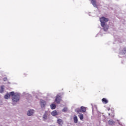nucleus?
<instances>
[{"label":"nucleus","mask_w":126,"mask_h":126,"mask_svg":"<svg viewBox=\"0 0 126 126\" xmlns=\"http://www.w3.org/2000/svg\"><path fill=\"white\" fill-rule=\"evenodd\" d=\"M109 21V19L108 18H106L104 17H102L100 18V22H101V26L103 27L104 31H107L108 29L109 28V26L106 25V22H108Z\"/></svg>","instance_id":"obj_1"},{"label":"nucleus","mask_w":126,"mask_h":126,"mask_svg":"<svg viewBox=\"0 0 126 126\" xmlns=\"http://www.w3.org/2000/svg\"><path fill=\"white\" fill-rule=\"evenodd\" d=\"M13 104H15L20 100V94L18 93L14 94L12 97Z\"/></svg>","instance_id":"obj_2"},{"label":"nucleus","mask_w":126,"mask_h":126,"mask_svg":"<svg viewBox=\"0 0 126 126\" xmlns=\"http://www.w3.org/2000/svg\"><path fill=\"white\" fill-rule=\"evenodd\" d=\"M61 100H62V96L59 95H57L55 99V102H56L57 104H60V102H61Z\"/></svg>","instance_id":"obj_3"},{"label":"nucleus","mask_w":126,"mask_h":126,"mask_svg":"<svg viewBox=\"0 0 126 126\" xmlns=\"http://www.w3.org/2000/svg\"><path fill=\"white\" fill-rule=\"evenodd\" d=\"M46 101L43 100H40V105L42 109H44L46 106Z\"/></svg>","instance_id":"obj_4"},{"label":"nucleus","mask_w":126,"mask_h":126,"mask_svg":"<svg viewBox=\"0 0 126 126\" xmlns=\"http://www.w3.org/2000/svg\"><path fill=\"white\" fill-rule=\"evenodd\" d=\"M48 111H45L42 117L43 121H47V119H48Z\"/></svg>","instance_id":"obj_5"},{"label":"nucleus","mask_w":126,"mask_h":126,"mask_svg":"<svg viewBox=\"0 0 126 126\" xmlns=\"http://www.w3.org/2000/svg\"><path fill=\"white\" fill-rule=\"evenodd\" d=\"M34 112L35 111L34 110H29L27 112V115L30 117L31 116H32V115H33Z\"/></svg>","instance_id":"obj_6"},{"label":"nucleus","mask_w":126,"mask_h":126,"mask_svg":"<svg viewBox=\"0 0 126 126\" xmlns=\"http://www.w3.org/2000/svg\"><path fill=\"white\" fill-rule=\"evenodd\" d=\"M73 120H74V123H75V124H77V123H78V119L76 115L74 116Z\"/></svg>","instance_id":"obj_7"},{"label":"nucleus","mask_w":126,"mask_h":126,"mask_svg":"<svg viewBox=\"0 0 126 126\" xmlns=\"http://www.w3.org/2000/svg\"><path fill=\"white\" fill-rule=\"evenodd\" d=\"M91 0V3H92L94 7H97V5L96 4V1L95 0Z\"/></svg>","instance_id":"obj_8"},{"label":"nucleus","mask_w":126,"mask_h":126,"mask_svg":"<svg viewBox=\"0 0 126 126\" xmlns=\"http://www.w3.org/2000/svg\"><path fill=\"white\" fill-rule=\"evenodd\" d=\"M57 124L60 125V126H62L63 124V120L61 119H58L57 120Z\"/></svg>","instance_id":"obj_9"},{"label":"nucleus","mask_w":126,"mask_h":126,"mask_svg":"<svg viewBox=\"0 0 126 126\" xmlns=\"http://www.w3.org/2000/svg\"><path fill=\"white\" fill-rule=\"evenodd\" d=\"M108 123L109 125H110L111 126L115 125V122L112 120L108 121Z\"/></svg>","instance_id":"obj_10"},{"label":"nucleus","mask_w":126,"mask_h":126,"mask_svg":"<svg viewBox=\"0 0 126 126\" xmlns=\"http://www.w3.org/2000/svg\"><path fill=\"white\" fill-rule=\"evenodd\" d=\"M101 101H102V103H103V104H107V103L109 102V101L107 100V99H106V98H102V100H101Z\"/></svg>","instance_id":"obj_11"},{"label":"nucleus","mask_w":126,"mask_h":126,"mask_svg":"<svg viewBox=\"0 0 126 126\" xmlns=\"http://www.w3.org/2000/svg\"><path fill=\"white\" fill-rule=\"evenodd\" d=\"M51 115L53 116V117H55V116H57V115H59V114H58L57 111L54 110L51 113Z\"/></svg>","instance_id":"obj_12"},{"label":"nucleus","mask_w":126,"mask_h":126,"mask_svg":"<svg viewBox=\"0 0 126 126\" xmlns=\"http://www.w3.org/2000/svg\"><path fill=\"white\" fill-rule=\"evenodd\" d=\"M80 111L82 112V113H84L85 112H86V108L83 106H82L81 107Z\"/></svg>","instance_id":"obj_13"},{"label":"nucleus","mask_w":126,"mask_h":126,"mask_svg":"<svg viewBox=\"0 0 126 126\" xmlns=\"http://www.w3.org/2000/svg\"><path fill=\"white\" fill-rule=\"evenodd\" d=\"M4 91V86H1L0 87V93H2Z\"/></svg>","instance_id":"obj_14"},{"label":"nucleus","mask_w":126,"mask_h":126,"mask_svg":"<svg viewBox=\"0 0 126 126\" xmlns=\"http://www.w3.org/2000/svg\"><path fill=\"white\" fill-rule=\"evenodd\" d=\"M50 108L52 110H55L56 109V105L55 104L53 103L50 105Z\"/></svg>","instance_id":"obj_15"},{"label":"nucleus","mask_w":126,"mask_h":126,"mask_svg":"<svg viewBox=\"0 0 126 126\" xmlns=\"http://www.w3.org/2000/svg\"><path fill=\"white\" fill-rule=\"evenodd\" d=\"M78 117H79L80 120H81V121H82L84 119L83 114H79V115H78Z\"/></svg>","instance_id":"obj_16"},{"label":"nucleus","mask_w":126,"mask_h":126,"mask_svg":"<svg viewBox=\"0 0 126 126\" xmlns=\"http://www.w3.org/2000/svg\"><path fill=\"white\" fill-rule=\"evenodd\" d=\"M10 94H7L4 96V98L5 99H9V98H10Z\"/></svg>","instance_id":"obj_17"},{"label":"nucleus","mask_w":126,"mask_h":126,"mask_svg":"<svg viewBox=\"0 0 126 126\" xmlns=\"http://www.w3.org/2000/svg\"><path fill=\"white\" fill-rule=\"evenodd\" d=\"M16 94L14 93V92H12L10 93V95H11V96H12V97H13V96H14V94Z\"/></svg>","instance_id":"obj_18"},{"label":"nucleus","mask_w":126,"mask_h":126,"mask_svg":"<svg viewBox=\"0 0 126 126\" xmlns=\"http://www.w3.org/2000/svg\"><path fill=\"white\" fill-rule=\"evenodd\" d=\"M67 111V108L65 107L64 108L63 110L62 111L64 112V113H65V112H66Z\"/></svg>","instance_id":"obj_19"},{"label":"nucleus","mask_w":126,"mask_h":126,"mask_svg":"<svg viewBox=\"0 0 126 126\" xmlns=\"http://www.w3.org/2000/svg\"><path fill=\"white\" fill-rule=\"evenodd\" d=\"M75 111L76 113H79L80 111L79 109H76Z\"/></svg>","instance_id":"obj_20"},{"label":"nucleus","mask_w":126,"mask_h":126,"mask_svg":"<svg viewBox=\"0 0 126 126\" xmlns=\"http://www.w3.org/2000/svg\"><path fill=\"white\" fill-rule=\"evenodd\" d=\"M3 80H4V81H6V80H7V78H5L3 79Z\"/></svg>","instance_id":"obj_21"},{"label":"nucleus","mask_w":126,"mask_h":126,"mask_svg":"<svg viewBox=\"0 0 126 126\" xmlns=\"http://www.w3.org/2000/svg\"><path fill=\"white\" fill-rule=\"evenodd\" d=\"M107 110H108V111H110V108H108L107 109Z\"/></svg>","instance_id":"obj_22"},{"label":"nucleus","mask_w":126,"mask_h":126,"mask_svg":"<svg viewBox=\"0 0 126 126\" xmlns=\"http://www.w3.org/2000/svg\"><path fill=\"white\" fill-rule=\"evenodd\" d=\"M108 115H111V113H109Z\"/></svg>","instance_id":"obj_23"}]
</instances>
